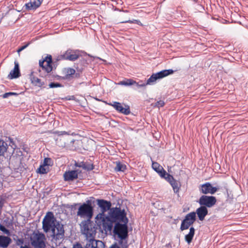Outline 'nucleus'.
<instances>
[{"mask_svg": "<svg viewBox=\"0 0 248 248\" xmlns=\"http://www.w3.org/2000/svg\"><path fill=\"white\" fill-rule=\"evenodd\" d=\"M128 221L124 210H121L119 207H113L109 211L108 215L102 220L101 224L105 231H111L114 223L121 222L123 223H127Z\"/></svg>", "mask_w": 248, "mask_h": 248, "instance_id": "nucleus-1", "label": "nucleus"}, {"mask_svg": "<svg viewBox=\"0 0 248 248\" xmlns=\"http://www.w3.org/2000/svg\"><path fill=\"white\" fill-rule=\"evenodd\" d=\"M78 206L77 216L85 220L92 219L93 215V207L91 200H87L83 203H78L71 205V209Z\"/></svg>", "mask_w": 248, "mask_h": 248, "instance_id": "nucleus-2", "label": "nucleus"}, {"mask_svg": "<svg viewBox=\"0 0 248 248\" xmlns=\"http://www.w3.org/2000/svg\"><path fill=\"white\" fill-rule=\"evenodd\" d=\"M82 233L85 235L86 240L94 238L97 227L95 224L91 220H84L79 224Z\"/></svg>", "mask_w": 248, "mask_h": 248, "instance_id": "nucleus-3", "label": "nucleus"}, {"mask_svg": "<svg viewBox=\"0 0 248 248\" xmlns=\"http://www.w3.org/2000/svg\"><path fill=\"white\" fill-rule=\"evenodd\" d=\"M127 223L121 224L119 222L115 223L113 229V232L115 235L121 239L119 243L122 245V248H127V241L123 245V240H125L128 237V227Z\"/></svg>", "mask_w": 248, "mask_h": 248, "instance_id": "nucleus-4", "label": "nucleus"}, {"mask_svg": "<svg viewBox=\"0 0 248 248\" xmlns=\"http://www.w3.org/2000/svg\"><path fill=\"white\" fill-rule=\"evenodd\" d=\"M96 202L98 206L101 208V213L96 216L95 217L96 222L101 225L102 220L106 216L105 213L111 209V203L109 201L103 199H97Z\"/></svg>", "mask_w": 248, "mask_h": 248, "instance_id": "nucleus-5", "label": "nucleus"}, {"mask_svg": "<svg viewBox=\"0 0 248 248\" xmlns=\"http://www.w3.org/2000/svg\"><path fill=\"white\" fill-rule=\"evenodd\" d=\"M52 212H48L45 216L43 221V229L45 232H48L57 223Z\"/></svg>", "mask_w": 248, "mask_h": 248, "instance_id": "nucleus-6", "label": "nucleus"}, {"mask_svg": "<svg viewBox=\"0 0 248 248\" xmlns=\"http://www.w3.org/2000/svg\"><path fill=\"white\" fill-rule=\"evenodd\" d=\"M174 71L172 69L163 70L156 73L153 74L147 80L146 82L144 83L146 85H152L155 83L156 80L165 78L169 75L172 74Z\"/></svg>", "mask_w": 248, "mask_h": 248, "instance_id": "nucleus-7", "label": "nucleus"}, {"mask_svg": "<svg viewBox=\"0 0 248 248\" xmlns=\"http://www.w3.org/2000/svg\"><path fill=\"white\" fill-rule=\"evenodd\" d=\"M52 237L55 241H59L63 239L64 237V230L63 225L58 222L55 226L52 229Z\"/></svg>", "mask_w": 248, "mask_h": 248, "instance_id": "nucleus-8", "label": "nucleus"}, {"mask_svg": "<svg viewBox=\"0 0 248 248\" xmlns=\"http://www.w3.org/2000/svg\"><path fill=\"white\" fill-rule=\"evenodd\" d=\"M45 236L42 233H35L32 237L31 238V245L34 248H45Z\"/></svg>", "mask_w": 248, "mask_h": 248, "instance_id": "nucleus-9", "label": "nucleus"}, {"mask_svg": "<svg viewBox=\"0 0 248 248\" xmlns=\"http://www.w3.org/2000/svg\"><path fill=\"white\" fill-rule=\"evenodd\" d=\"M196 219V213L192 212L187 214L185 216L184 219L182 221L180 230L184 231L188 229L194 223Z\"/></svg>", "mask_w": 248, "mask_h": 248, "instance_id": "nucleus-10", "label": "nucleus"}, {"mask_svg": "<svg viewBox=\"0 0 248 248\" xmlns=\"http://www.w3.org/2000/svg\"><path fill=\"white\" fill-rule=\"evenodd\" d=\"M199 203L206 208H211L214 206L216 202V198L213 196L202 195L199 199Z\"/></svg>", "mask_w": 248, "mask_h": 248, "instance_id": "nucleus-11", "label": "nucleus"}, {"mask_svg": "<svg viewBox=\"0 0 248 248\" xmlns=\"http://www.w3.org/2000/svg\"><path fill=\"white\" fill-rule=\"evenodd\" d=\"M80 56L78 50L68 49L60 55V58L63 60L75 61Z\"/></svg>", "mask_w": 248, "mask_h": 248, "instance_id": "nucleus-12", "label": "nucleus"}, {"mask_svg": "<svg viewBox=\"0 0 248 248\" xmlns=\"http://www.w3.org/2000/svg\"><path fill=\"white\" fill-rule=\"evenodd\" d=\"M52 56L50 55H47L42 60L39 61V64L43 70L49 73L52 70Z\"/></svg>", "mask_w": 248, "mask_h": 248, "instance_id": "nucleus-13", "label": "nucleus"}, {"mask_svg": "<svg viewBox=\"0 0 248 248\" xmlns=\"http://www.w3.org/2000/svg\"><path fill=\"white\" fill-rule=\"evenodd\" d=\"M199 188L200 192L204 194H214L219 189L218 186H213L209 182L200 185Z\"/></svg>", "mask_w": 248, "mask_h": 248, "instance_id": "nucleus-14", "label": "nucleus"}, {"mask_svg": "<svg viewBox=\"0 0 248 248\" xmlns=\"http://www.w3.org/2000/svg\"><path fill=\"white\" fill-rule=\"evenodd\" d=\"M85 248H105V244L100 240H96L94 238H92L86 240Z\"/></svg>", "mask_w": 248, "mask_h": 248, "instance_id": "nucleus-15", "label": "nucleus"}, {"mask_svg": "<svg viewBox=\"0 0 248 248\" xmlns=\"http://www.w3.org/2000/svg\"><path fill=\"white\" fill-rule=\"evenodd\" d=\"M109 105L112 106L117 111L124 114L128 115L130 113V108L128 106H125V108H124L120 103L114 102L113 104L109 103Z\"/></svg>", "mask_w": 248, "mask_h": 248, "instance_id": "nucleus-16", "label": "nucleus"}, {"mask_svg": "<svg viewBox=\"0 0 248 248\" xmlns=\"http://www.w3.org/2000/svg\"><path fill=\"white\" fill-rule=\"evenodd\" d=\"M168 177H166V181L168 182L170 185L171 186L174 192L175 193H177L179 191L180 189V184L178 182H177L176 180H175L173 177L171 175H168Z\"/></svg>", "mask_w": 248, "mask_h": 248, "instance_id": "nucleus-17", "label": "nucleus"}, {"mask_svg": "<svg viewBox=\"0 0 248 248\" xmlns=\"http://www.w3.org/2000/svg\"><path fill=\"white\" fill-rule=\"evenodd\" d=\"M195 213L196 215L197 214L199 220L203 221L208 214V210L205 206L201 205L200 207L196 209Z\"/></svg>", "mask_w": 248, "mask_h": 248, "instance_id": "nucleus-18", "label": "nucleus"}, {"mask_svg": "<svg viewBox=\"0 0 248 248\" xmlns=\"http://www.w3.org/2000/svg\"><path fill=\"white\" fill-rule=\"evenodd\" d=\"M20 76V73L19 70V67L18 62H15V67L14 69L11 71L10 74L8 76L9 79H12L13 78H16Z\"/></svg>", "mask_w": 248, "mask_h": 248, "instance_id": "nucleus-19", "label": "nucleus"}, {"mask_svg": "<svg viewBox=\"0 0 248 248\" xmlns=\"http://www.w3.org/2000/svg\"><path fill=\"white\" fill-rule=\"evenodd\" d=\"M43 0H30V1L25 4L26 9L35 10L41 4Z\"/></svg>", "mask_w": 248, "mask_h": 248, "instance_id": "nucleus-20", "label": "nucleus"}, {"mask_svg": "<svg viewBox=\"0 0 248 248\" xmlns=\"http://www.w3.org/2000/svg\"><path fill=\"white\" fill-rule=\"evenodd\" d=\"M63 177L66 181H73L78 178V173L77 170L68 171L64 173Z\"/></svg>", "mask_w": 248, "mask_h": 248, "instance_id": "nucleus-21", "label": "nucleus"}, {"mask_svg": "<svg viewBox=\"0 0 248 248\" xmlns=\"http://www.w3.org/2000/svg\"><path fill=\"white\" fill-rule=\"evenodd\" d=\"M11 239L4 235H0V248H6L11 243Z\"/></svg>", "mask_w": 248, "mask_h": 248, "instance_id": "nucleus-22", "label": "nucleus"}, {"mask_svg": "<svg viewBox=\"0 0 248 248\" xmlns=\"http://www.w3.org/2000/svg\"><path fill=\"white\" fill-rule=\"evenodd\" d=\"M30 78L31 83L34 86L42 87L45 85L44 82H42L40 79L33 75V72L31 73L30 75Z\"/></svg>", "mask_w": 248, "mask_h": 248, "instance_id": "nucleus-23", "label": "nucleus"}, {"mask_svg": "<svg viewBox=\"0 0 248 248\" xmlns=\"http://www.w3.org/2000/svg\"><path fill=\"white\" fill-rule=\"evenodd\" d=\"M119 84L124 86H130L135 84L137 87H143L145 86L144 84H139L138 83L136 82V81L132 79H126L121 81L119 83Z\"/></svg>", "mask_w": 248, "mask_h": 248, "instance_id": "nucleus-24", "label": "nucleus"}, {"mask_svg": "<svg viewBox=\"0 0 248 248\" xmlns=\"http://www.w3.org/2000/svg\"><path fill=\"white\" fill-rule=\"evenodd\" d=\"M8 148L7 143L0 139V156L4 155L5 153L7 152Z\"/></svg>", "mask_w": 248, "mask_h": 248, "instance_id": "nucleus-25", "label": "nucleus"}, {"mask_svg": "<svg viewBox=\"0 0 248 248\" xmlns=\"http://www.w3.org/2000/svg\"><path fill=\"white\" fill-rule=\"evenodd\" d=\"M195 234V229L193 227H191L189 229V233L185 235V239L186 241L188 243L190 244L194 237Z\"/></svg>", "mask_w": 248, "mask_h": 248, "instance_id": "nucleus-26", "label": "nucleus"}, {"mask_svg": "<svg viewBox=\"0 0 248 248\" xmlns=\"http://www.w3.org/2000/svg\"><path fill=\"white\" fill-rule=\"evenodd\" d=\"M126 169V167L125 165L121 163L120 162H116V166L115 168V171L124 172Z\"/></svg>", "mask_w": 248, "mask_h": 248, "instance_id": "nucleus-27", "label": "nucleus"}, {"mask_svg": "<svg viewBox=\"0 0 248 248\" xmlns=\"http://www.w3.org/2000/svg\"><path fill=\"white\" fill-rule=\"evenodd\" d=\"M159 175L162 178L165 179L166 180V177H168V175H170L169 173H167L166 171L163 168V170H157L156 171Z\"/></svg>", "mask_w": 248, "mask_h": 248, "instance_id": "nucleus-28", "label": "nucleus"}, {"mask_svg": "<svg viewBox=\"0 0 248 248\" xmlns=\"http://www.w3.org/2000/svg\"><path fill=\"white\" fill-rule=\"evenodd\" d=\"M76 71L74 69L69 68L66 69V78H70L72 75L75 74Z\"/></svg>", "mask_w": 248, "mask_h": 248, "instance_id": "nucleus-29", "label": "nucleus"}, {"mask_svg": "<svg viewBox=\"0 0 248 248\" xmlns=\"http://www.w3.org/2000/svg\"><path fill=\"white\" fill-rule=\"evenodd\" d=\"M46 166L43 165H41L39 168L37 170L36 172L40 174H46L47 171L45 168Z\"/></svg>", "mask_w": 248, "mask_h": 248, "instance_id": "nucleus-30", "label": "nucleus"}, {"mask_svg": "<svg viewBox=\"0 0 248 248\" xmlns=\"http://www.w3.org/2000/svg\"><path fill=\"white\" fill-rule=\"evenodd\" d=\"M152 168L155 171H157V170H163V168L157 162H153Z\"/></svg>", "mask_w": 248, "mask_h": 248, "instance_id": "nucleus-31", "label": "nucleus"}, {"mask_svg": "<svg viewBox=\"0 0 248 248\" xmlns=\"http://www.w3.org/2000/svg\"><path fill=\"white\" fill-rule=\"evenodd\" d=\"M13 95L17 96L18 95V93H15V92H8V93H4L3 94H2V96L3 98H6L9 97V96H13Z\"/></svg>", "mask_w": 248, "mask_h": 248, "instance_id": "nucleus-32", "label": "nucleus"}, {"mask_svg": "<svg viewBox=\"0 0 248 248\" xmlns=\"http://www.w3.org/2000/svg\"><path fill=\"white\" fill-rule=\"evenodd\" d=\"M94 165L93 164L89 163H85L84 170H86L88 171H90L94 169Z\"/></svg>", "mask_w": 248, "mask_h": 248, "instance_id": "nucleus-33", "label": "nucleus"}, {"mask_svg": "<svg viewBox=\"0 0 248 248\" xmlns=\"http://www.w3.org/2000/svg\"><path fill=\"white\" fill-rule=\"evenodd\" d=\"M0 231L2 232L4 234L7 235H10V232L9 230L7 229L4 226L0 224Z\"/></svg>", "mask_w": 248, "mask_h": 248, "instance_id": "nucleus-34", "label": "nucleus"}, {"mask_svg": "<svg viewBox=\"0 0 248 248\" xmlns=\"http://www.w3.org/2000/svg\"><path fill=\"white\" fill-rule=\"evenodd\" d=\"M62 85L58 82H51L49 84V87L50 88H57V87H61Z\"/></svg>", "mask_w": 248, "mask_h": 248, "instance_id": "nucleus-35", "label": "nucleus"}, {"mask_svg": "<svg viewBox=\"0 0 248 248\" xmlns=\"http://www.w3.org/2000/svg\"><path fill=\"white\" fill-rule=\"evenodd\" d=\"M165 103L163 100H159L155 103V106L159 108L163 107Z\"/></svg>", "mask_w": 248, "mask_h": 248, "instance_id": "nucleus-36", "label": "nucleus"}, {"mask_svg": "<svg viewBox=\"0 0 248 248\" xmlns=\"http://www.w3.org/2000/svg\"><path fill=\"white\" fill-rule=\"evenodd\" d=\"M24 241L23 238H18L16 241V245L21 247L24 244Z\"/></svg>", "mask_w": 248, "mask_h": 248, "instance_id": "nucleus-37", "label": "nucleus"}, {"mask_svg": "<svg viewBox=\"0 0 248 248\" xmlns=\"http://www.w3.org/2000/svg\"><path fill=\"white\" fill-rule=\"evenodd\" d=\"M124 23H136L138 25H142L140 21L139 20H134L133 21L128 20L124 22Z\"/></svg>", "mask_w": 248, "mask_h": 248, "instance_id": "nucleus-38", "label": "nucleus"}, {"mask_svg": "<svg viewBox=\"0 0 248 248\" xmlns=\"http://www.w3.org/2000/svg\"><path fill=\"white\" fill-rule=\"evenodd\" d=\"M75 165L77 167H79V168H82L83 169H84L85 162H81L80 163H76Z\"/></svg>", "mask_w": 248, "mask_h": 248, "instance_id": "nucleus-39", "label": "nucleus"}, {"mask_svg": "<svg viewBox=\"0 0 248 248\" xmlns=\"http://www.w3.org/2000/svg\"><path fill=\"white\" fill-rule=\"evenodd\" d=\"M29 43H28L26 45H25L23 46H22L21 47H20V48H18V49L17 50V52H19L22 51L25 48H26L29 46Z\"/></svg>", "mask_w": 248, "mask_h": 248, "instance_id": "nucleus-40", "label": "nucleus"}, {"mask_svg": "<svg viewBox=\"0 0 248 248\" xmlns=\"http://www.w3.org/2000/svg\"><path fill=\"white\" fill-rule=\"evenodd\" d=\"M5 225L7 227H9L10 226L12 225V221H9L8 220H7V221L6 220H4V223H5Z\"/></svg>", "mask_w": 248, "mask_h": 248, "instance_id": "nucleus-41", "label": "nucleus"}, {"mask_svg": "<svg viewBox=\"0 0 248 248\" xmlns=\"http://www.w3.org/2000/svg\"><path fill=\"white\" fill-rule=\"evenodd\" d=\"M49 161H50L49 158H45L44 160L43 164L42 165L45 166L48 165L49 164L48 162Z\"/></svg>", "mask_w": 248, "mask_h": 248, "instance_id": "nucleus-42", "label": "nucleus"}, {"mask_svg": "<svg viewBox=\"0 0 248 248\" xmlns=\"http://www.w3.org/2000/svg\"><path fill=\"white\" fill-rule=\"evenodd\" d=\"M73 248H83L82 247L81 244H80L79 243H77V244L74 245L73 246Z\"/></svg>", "mask_w": 248, "mask_h": 248, "instance_id": "nucleus-43", "label": "nucleus"}, {"mask_svg": "<svg viewBox=\"0 0 248 248\" xmlns=\"http://www.w3.org/2000/svg\"><path fill=\"white\" fill-rule=\"evenodd\" d=\"M109 248H120L116 244L112 245Z\"/></svg>", "mask_w": 248, "mask_h": 248, "instance_id": "nucleus-44", "label": "nucleus"}, {"mask_svg": "<svg viewBox=\"0 0 248 248\" xmlns=\"http://www.w3.org/2000/svg\"><path fill=\"white\" fill-rule=\"evenodd\" d=\"M20 248H31L29 246H27V245H25V246H21L20 247Z\"/></svg>", "mask_w": 248, "mask_h": 248, "instance_id": "nucleus-45", "label": "nucleus"}, {"mask_svg": "<svg viewBox=\"0 0 248 248\" xmlns=\"http://www.w3.org/2000/svg\"><path fill=\"white\" fill-rule=\"evenodd\" d=\"M61 146L63 147L64 148H67V145L66 143L64 142V144L62 145H61Z\"/></svg>", "mask_w": 248, "mask_h": 248, "instance_id": "nucleus-46", "label": "nucleus"}, {"mask_svg": "<svg viewBox=\"0 0 248 248\" xmlns=\"http://www.w3.org/2000/svg\"><path fill=\"white\" fill-rule=\"evenodd\" d=\"M74 142V140H72L70 141V143H73Z\"/></svg>", "mask_w": 248, "mask_h": 248, "instance_id": "nucleus-47", "label": "nucleus"}, {"mask_svg": "<svg viewBox=\"0 0 248 248\" xmlns=\"http://www.w3.org/2000/svg\"><path fill=\"white\" fill-rule=\"evenodd\" d=\"M2 203H1V202H0V207H2Z\"/></svg>", "mask_w": 248, "mask_h": 248, "instance_id": "nucleus-48", "label": "nucleus"}]
</instances>
